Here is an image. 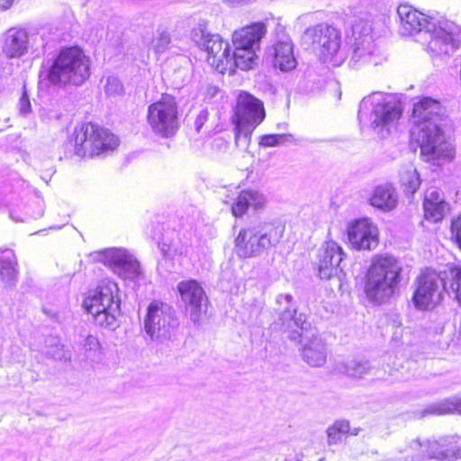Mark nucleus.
Wrapping results in <instances>:
<instances>
[{"mask_svg":"<svg viewBox=\"0 0 461 461\" xmlns=\"http://www.w3.org/2000/svg\"><path fill=\"white\" fill-rule=\"evenodd\" d=\"M192 38L197 46L207 52V61L215 69L223 73L228 67H233L230 46L219 34H212L199 25L192 32Z\"/></svg>","mask_w":461,"mask_h":461,"instance_id":"nucleus-14","label":"nucleus"},{"mask_svg":"<svg viewBox=\"0 0 461 461\" xmlns=\"http://www.w3.org/2000/svg\"><path fill=\"white\" fill-rule=\"evenodd\" d=\"M411 120V136L419 144L424 161L439 166L454 158V148L442 129L445 119L438 100L420 98L413 104Z\"/></svg>","mask_w":461,"mask_h":461,"instance_id":"nucleus-1","label":"nucleus"},{"mask_svg":"<svg viewBox=\"0 0 461 461\" xmlns=\"http://www.w3.org/2000/svg\"><path fill=\"white\" fill-rule=\"evenodd\" d=\"M18 106H19V111H20L21 114L25 116L29 113H31L32 106H31V102H30L25 86L23 87V93L20 97Z\"/></svg>","mask_w":461,"mask_h":461,"instance_id":"nucleus-45","label":"nucleus"},{"mask_svg":"<svg viewBox=\"0 0 461 461\" xmlns=\"http://www.w3.org/2000/svg\"><path fill=\"white\" fill-rule=\"evenodd\" d=\"M208 120L209 111L207 108H203L199 112L194 121V128L197 132L201 131L202 128L208 122Z\"/></svg>","mask_w":461,"mask_h":461,"instance_id":"nucleus-46","label":"nucleus"},{"mask_svg":"<svg viewBox=\"0 0 461 461\" xmlns=\"http://www.w3.org/2000/svg\"><path fill=\"white\" fill-rule=\"evenodd\" d=\"M266 113L262 101L248 92H240L234 113V123L257 128L265 119Z\"/></svg>","mask_w":461,"mask_h":461,"instance_id":"nucleus-21","label":"nucleus"},{"mask_svg":"<svg viewBox=\"0 0 461 461\" xmlns=\"http://www.w3.org/2000/svg\"><path fill=\"white\" fill-rule=\"evenodd\" d=\"M369 201L372 206L389 212L397 204V194L391 184H384L374 189Z\"/></svg>","mask_w":461,"mask_h":461,"instance_id":"nucleus-28","label":"nucleus"},{"mask_svg":"<svg viewBox=\"0 0 461 461\" xmlns=\"http://www.w3.org/2000/svg\"><path fill=\"white\" fill-rule=\"evenodd\" d=\"M119 144L118 138L108 130L92 122L75 128L66 147L70 155L94 157L106 150H113Z\"/></svg>","mask_w":461,"mask_h":461,"instance_id":"nucleus-9","label":"nucleus"},{"mask_svg":"<svg viewBox=\"0 0 461 461\" xmlns=\"http://www.w3.org/2000/svg\"><path fill=\"white\" fill-rule=\"evenodd\" d=\"M267 32V26L264 23H254L235 31L232 36L233 66L241 69L249 70L257 64L258 56L256 50L259 48V42Z\"/></svg>","mask_w":461,"mask_h":461,"instance_id":"nucleus-11","label":"nucleus"},{"mask_svg":"<svg viewBox=\"0 0 461 461\" xmlns=\"http://www.w3.org/2000/svg\"><path fill=\"white\" fill-rule=\"evenodd\" d=\"M402 111L395 95L377 92L362 99L357 117L362 126H369L379 138L386 139L396 131Z\"/></svg>","mask_w":461,"mask_h":461,"instance_id":"nucleus-3","label":"nucleus"},{"mask_svg":"<svg viewBox=\"0 0 461 461\" xmlns=\"http://www.w3.org/2000/svg\"><path fill=\"white\" fill-rule=\"evenodd\" d=\"M120 290L112 280H102L97 288L84 301V306L96 325L114 330L121 312Z\"/></svg>","mask_w":461,"mask_h":461,"instance_id":"nucleus-7","label":"nucleus"},{"mask_svg":"<svg viewBox=\"0 0 461 461\" xmlns=\"http://www.w3.org/2000/svg\"><path fill=\"white\" fill-rule=\"evenodd\" d=\"M3 131V129H0V132Z\"/></svg>","mask_w":461,"mask_h":461,"instance_id":"nucleus-53","label":"nucleus"},{"mask_svg":"<svg viewBox=\"0 0 461 461\" xmlns=\"http://www.w3.org/2000/svg\"><path fill=\"white\" fill-rule=\"evenodd\" d=\"M179 319L176 310L167 303L153 300L143 318V330L151 341L165 344L176 339Z\"/></svg>","mask_w":461,"mask_h":461,"instance_id":"nucleus-10","label":"nucleus"},{"mask_svg":"<svg viewBox=\"0 0 461 461\" xmlns=\"http://www.w3.org/2000/svg\"><path fill=\"white\" fill-rule=\"evenodd\" d=\"M266 197L257 190H242L231 205V212L235 217H241L249 207L262 208L266 203Z\"/></svg>","mask_w":461,"mask_h":461,"instance_id":"nucleus-27","label":"nucleus"},{"mask_svg":"<svg viewBox=\"0 0 461 461\" xmlns=\"http://www.w3.org/2000/svg\"><path fill=\"white\" fill-rule=\"evenodd\" d=\"M104 91L106 95L115 96L122 95L124 88L118 77L111 76L106 79Z\"/></svg>","mask_w":461,"mask_h":461,"instance_id":"nucleus-41","label":"nucleus"},{"mask_svg":"<svg viewBox=\"0 0 461 461\" xmlns=\"http://www.w3.org/2000/svg\"><path fill=\"white\" fill-rule=\"evenodd\" d=\"M350 49L352 50L350 61L355 64L377 65L381 60L374 41L353 40V42H350Z\"/></svg>","mask_w":461,"mask_h":461,"instance_id":"nucleus-25","label":"nucleus"},{"mask_svg":"<svg viewBox=\"0 0 461 461\" xmlns=\"http://www.w3.org/2000/svg\"><path fill=\"white\" fill-rule=\"evenodd\" d=\"M335 370L353 378H362L372 372L369 361L365 359L351 358L338 362Z\"/></svg>","mask_w":461,"mask_h":461,"instance_id":"nucleus-30","label":"nucleus"},{"mask_svg":"<svg viewBox=\"0 0 461 461\" xmlns=\"http://www.w3.org/2000/svg\"><path fill=\"white\" fill-rule=\"evenodd\" d=\"M48 29L43 26L9 28L2 36V52L8 59H20L28 53L40 56L48 44Z\"/></svg>","mask_w":461,"mask_h":461,"instance_id":"nucleus-8","label":"nucleus"},{"mask_svg":"<svg viewBox=\"0 0 461 461\" xmlns=\"http://www.w3.org/2000/svg\"><path fill=\"white\" fill-rule=\"evenodd\" d=\"M452 238L457 247L461 249V215L457 216L451 223Z\"/></svg>","mask_w":461,"mask_h":461,"instance_id":"nucleus-44","label":"nucleus"},{"mask_svg":"<svg viewBox=\"0 0 461 461\" xmlns=\"http://www.w3.org/2000/svg\"><path fill=\"white\" fill-rule=\"evenodd\" d=\"M349 432V421L338 420L326 429L327 442L329 446L340 444Z\"/></svg>","mask_w":461,"mask_h":461,"instance_id":"nucleus-33","label":"nucleus"},{"mask_svg":"<svg viewBox=\"0 0 461 461\" xmlns=\"http://www.w3.org/2000/svg\"><path fill=\"white\" fill-rule=\"evenodd\" d=\"M447 203L446 202H423V209L426 219L434 222L440 221L444 217Z\"/></svg>","mask_w":461,"mask_h":461,"instance_id":"nucleus-37","label":"nucleus"},{"mask_svg":"<svg viewBox=\"0 0 461 461\" xmlns=\"http://www.w3.org/2000/svg\"><path fill=\"white\" fill-rule=\"evenodd\" d=\"M273 64L281 71H289L296 67V59L294 55V45L289 37L278 40L272 48Z\"/></svg>","mask_w":461,"mask_h":461,"instance_id":"nucleus-24","label":"nucleus"},{"mask_svg":"<svg viewBox=\"0 0 461 461\" xmlns=\"http://www.w3.org/2000/svg\"><path fill=\"white\" fill-rule=\"evenodd\" d=\"M147 120L156 134L164 138L173 136L178 129V106L176 98L170 95H163L158 101L149 106Z\"/></svg>","mask_w":461,"mask_h":461,"instance_id":"nucleus-13","label":"nucleus"},{"mask_svg":"<svg viewBox=\"0 0 461 461\" xmlns=\"http://www.w3.org/2000/svg\"><path fill=\"white\" fill-rule=\"evenodd\" d=\"M46 355L55 360L69 361L70 355L67 351L63 345H60L56 338L50 339V346L47 347Z\"/></svg>","mask_w":461,"mask_h":461,"instance_id":"nucleus-38","label":"nucleus"},{"mask_svg":"<svg viewBox=\"0 0 461 461\" xmlns=\"http://www.w3.org/2000/svg\"><path fill=\"white\" fill-rule=\"evenodd\" d=\"M177 291L186 315L194 325H200L206 315L209 303L203 288L196 280L190 279L179 282Z\"/></svg>","mask_w":461,"mask_h":461,"instance_id":"nucleus-18","label":"nucleus"},{"mask_svg":"<svg viewBox=\"0 0 461 461\" xmlns=\"http://www.w3.org/2000/svg\"><path fill=\"white\" fill-rule=\"evenodd\" d=\"M402 266L391 256L373 260L365 285L366 297L375 303L389 300L397 289L401 280Z\"/></svg>","mask_w":461,"mask_h":461,"instance_id":"nucleus-5","label":"nucleus"},{"mask_svg":"<svg viewBox=\"0 0 461 461\" xmlns=\"http://www.w3.org/2000/svg\"><path fill=\"white\" fill-rule=\"evenodd\" d=\"M256 128L235 123V145L240 149L247 150L251 140L252 132Z\"/></svg>","mask_w":461,"mask_h":461,"instance_id":"nucleus-35","label":"nucleus"},{"mask_svg":"<svg viewBox=\"0 0 461 461\" xmlns=\"http://www.w3.org/2000/svg\"><path fill=\"white\" fill-rule=\"evenodd\" d=\"M444 292L442 273L426 269L416 279V289L411 301L415 308L420 311L431 310L441 303Z\"/></svg>","mask_w":461,"mask_h":461,"instance_id":"nucleus-15","label":"nucleus"},{"mask_svg":"<svg viewBox=\"0 0 461 461\" xmlns=\"http://www.w3.org/2000/svg\"><path fill=\"white\" fill-rule=\"evenodd\" d=\"M294 138L292 134H266L260 137L259 145L261 147H276L285 142H294Z\"/></svg>","mask_w":461,"mask_h":461,"instance_id":"nucleus-39","label":"nucleus"},{"mask_svg":"<svg viewBox=\"0 0 461 461\" xmlns=\"http://www.w3.org/2000/svg\"><path fill=\"white\" fill-rule=\"evenodd\" d=\"M284 231L285 226L274 221H252L242 228L236 237V254L240 258L260 257L277 246Z\"/></svg>","mask_w":461,"mask_h":461,"instance_id":"nucleus-4","label":"nucleus"},{"mask_svg":"<svg viewBox=\"0 0 461 461\" xmlns=\"http://www.w3.org/2000/svg\"><path fill=\"white\" fill-rule=\"evenodd\" d=\"M454 412L461 414V398H450L433 402L421 411L420 417L426 415H444Z\"/></svg>","mask_w":461,"mask_h":461,"instance_id":"nucleus-32","label":"nucleus"},{"mask_svg":"<svg viewBox=\"0 0 461 461\" xmlns=\"http://www.w3.org/2000/svg\"><path fill=\"white\" fill-rule=\"evenodd\" d=\"M170 35L166 31H158V35L153 39V49L156 53L165 52L170 44Z\"/></svg>","mask_w":461,"mask_h":461,"instance_id":"nucleus-40","label":"nucleus"},{"mask_svg":"<svg viewBox=\"0 0 461 461\" xmlns=\"http://www.w3.org/2000/svg\"><path fill=\"white\" fill-rule=\"evenodd\" d=\"M95 258L103 262L116 276L126 282L135 285L143 276L139 261L124 249H107L96 252Z\"/></svg>","mask_w":461,"mask_h":461,"instance_id":"nucleus-16","label":"nucleus"},{"mask_svg":"<svg viewBox=\"0 0 461 461\" xmlns=\"http://www.w3.org/2000/svg\"><path fill=\"white\" fill-rule=\"evenodd\" d=\"M291 294H279L276 297L278 311L280 312L276 325L284 332H287L290 340H298L303 337V330H308L310 322L303 313L297 314V310L293 303Z\"/></svg>","mask_w":461,"mask_h":461,"instance_id":"nucleus-17","label":"nucleus"},{"mask_svg":"<svg viewBox=\"0 0 461 461\" xmlns=\"http://www.w3.org/2000/svg\"><path fill=\"white\" fill-rule=\"evenodd\" d=\"M424 202L437 203L445 201L441 192L436 189H429L425 194Z\"/></svg>","mask_w":461,"mask_h":461,"instance_id":"nucleus-47","label":"nucleus"},{"mask_svg":"<svg viewBox=\"0 0 461 461\" xmlns=\"http://www.w3.org/2000/svg\"><path fill=\"white\" fill-rule=\"evenodd\" d=\"M158 247L166 259H173L176 256L185 255L188 251L187 244L183 242L178 233L174 230L162 236Z\"/></svg>","mask_w":461,"mask_h":461,"instance_id":"nucleus-29","label":"nucleus"},{"mask_svg":"<svg viewBox=\"0 0 461 461\" xmlns=\"http://www.w3.org/2000/svg\"><path fill=\"white\" fill-rule=\"evenodd\" d=\"M318 461H326V459L324 457H321Z\"/></svg>","mask_w":461,"mask_h":461,"instance_id":"nucleus-52","label":"nucleus"},{"mask_svg":"<svg viewBox=\"0 0 461 461\" xmlns=\"http://www.w3.org/2000/svg\"><path fill=\"white\" fill-rule=\"evenodd\" d=\"M348 239L354 249L371 250L378 245V229L371 220L359 219L348 227Z\"/></svg>","mask_w":461,"mask_h":461,"instance_id":"nucleus-23","label":"nucleus"},{"mask_svg":"<svg viewBox=\"0 0 461 461\" xmlns=\"http://www.w3.org/2000/svg\"><path fill=\"white\" fill-rule=\"evenodd\" d=\"M89 76V59L83 50L76 46L61 49L47 73L48 80L59 86L68 84L80 86Z\"/></svg>","mask_w":461,"mask_h":461,"instance_id":"nucleus-6","label":"nucleus"},{"mask_svg":"<svg viewBox=\"0 0 461 461\" xmlns=\"http://www.w3.org/2000/svg\"><path fill=\"white\" fill-rule=\"evenodd\" d=\"M402 35L424 34L427 51L433 58L448 57L461 45V28L448 20H437L409 5L397 8Z\"/></svg>","mask_w":461,"mask_h":461,"instance_id":"nucleus-2","label":"nucleus"},{"mask_svg":"<svg viewBox=\"0 0 461 461\" xmlns=\"http://www.w3.org/2000/svg\"><path fill=\"white\" fill-rule=\"evenodd\" d=\"M210 90H213V93H216L218 91V88L213 86V87H210L208 91Z\"/></svg>","mask_w":461,"mask_h":461,"instance_id":"nucleus-51","label":"nucleus"},{"mask_svg":"<svg viewBox=\"0 0 461 461\" xmlns=\"http://www.w3.org/2000/svg\"><path fill=\"white\" fill-rule=\"evenodd\" d=\"M359 431H360V428H354L353 429H351L349 428V432L348 433L351 434V435L357 436L359 433Z\"/></svg>","mask_w":461,"mask_h":461,"instance_id":"nucleus-49","label":"nucleus"},{"mask_svg":"<svg viewBox=\"0 0 461 461\" xmlns=\"http://www.w3.org/2000/svg\"><path fill=\"white\" fill-rule=\"evenodd\" d=\"M318 257V270L321 278L330 279L336 276L341 280L345 277L343 271L345 253L336 242H326L321 248Z\"/></svg>","mask_w":461,"mask_h":461,"instance_id":"nucleus-20","label":"nucleus"},{"mask_svg":"<svg viewBox=\"0 0 461 461\" xmlns=\"http://www.w3.org/2000/svg\"><path fill=\"white\" fill-rule=\"evenodd\" d=\"M82 347L86 353H88L87 357H90L92 354L95 355L100 349V343L97 338L93 335H88L85 338L82 342Z\"/></svg>","mask_w":461,"mask_h":461,"instance_id":"nucleus-43","label":"nucleus"},{"mask_svg":"<svg viewBox=\"0 0 461 461\" xmlns=\"http://www.w3.org/2000/svg\"><path fill=\"white\" fill-rule=\"evenodd\" d=\"M400 181L405 193L414 194L420 185V175L415 168L409 167L400 174Z\"/></svg>","mask_w":461,"mask_h":461,"instance_id":"nucleus-34","label":"nucleus"},{"mask_svg":"<svg viewBox=\"0 0 461 461\" xmlns=\"http://www.w3.org/2000/svg\"><path fill=\"white\" fill-rule=\"evenodd\" d=\"M372 32L373 28L369 20L358 19L352 26V38L353 40L374 41Z\"/></svg>","mask_w":461,"mask_h":461,"instance_id":"nucleus-36","label":"nucleus"},{"mask_svg":"<svg viewBox=\"0 0 461 461\" xmlns=\"http://www.w3.org/2000/svg\"><path fill=\"white\" fill-rule=\"evenodd\" d=\"M303 39L319 50L323 62L339 67L346 60V54L340 49V32L334 26L320 23L310 27L305 30Z\"/></svg>","mask_w":461,"mask_h":461,"instance_id":"nucleus-12","label":"nucleus"},{"mask_svg":"<svg viewBox=\"0 0 461 461\" xmlns=\"http://www.w3.org/2000/svg\"><path fill=\"white\" fill-rule=\"evenodd\" d=\"M19 267L13 249L0 248V279L6 287H14L18 282Z\"/></svg>","mask_w":461,"mask_h":461,"instance_id":"nucleus-26","label":"nucleus"},{"mask_svg":"<svg viewBox=\"0 0 461 461\" xmlns=\"http://www.w3.org/2000/svg\"><path fill=\"white\" fill-rule=\"evenodd\" d=\"M445 292L461 306V266H452L442 272Z\"/></svg>","mask_w":461,"mask_h":461,"instance_id":"nucleus-31","label":"nucleus"},{"mask_svg":"<svg viewBox=\"0 0 461 461\" xmlns=\"http://www.w3.org/2000/svg\"><path fill=\"white\" fill-rule=\"evenodd\" d=\"M42 215H43V211H42V209L41 208V209L39 210V212H38L36 214H33V215H32V217H33V218H38V217H41Z\"/></svg>","mask_w":461,"mask_h":461,"instance_id":"nucleus-50","label":"nucleus"},{"mask_svg":"<svg viewBox=\"0 0 461 461\" xmlns=\"http://www.w3.org/2000/svg\"><path fill=\"white\" fill-rule=\"evenodd\" d=\"M450 447V436L440 438L438 440H412L404 449L405 461H423L427 458H434L439 461H448V458H441L440 456L448 454Z\"/></svg>","mask_w":461,"mask_h":461,"instance_id":"nucleus-19","label":"nucleus"},{"mask_svg":"<svg viewBox=\"0 0 461 461\" xmlns=\"http://www.w3.org/2000/svg\"><path fill=\"white\" fill-rule=\"evenodd\" d=\"M302 345L303 359L312 367H321L327 361V347L324 340L316 333V330L312 327L308 330H303V337L298 340H294Z\"/></svg>","mask_w":461,"mask_h":461,"instance_id":"nucleus-22","label":"nucleus"},{"mask_svg":"<svg viewBox=\"0 0 461 461\" xmlns=\"http://www.w3.org/2000/svg\"><path fill=\"white\" fill-rule=\"evenodd\" d=\"M459 437L457 436H450V447H448V454H445L444 456H440L442 458H448V461H456L457 459H461V445L459 444Z\"/></svg>","mask_w":461,"mask_h":461,"instance_id":"nucleus-42","label":"nucleus"},{"mask_svg":"<svg viewBox=\"0 0 461 461\" xmlns=\"http://www.w3.org/2000/svg\"><path fill=\"white\" fill-rule=\"evenodd\" d=\"M13 1L14 0H0V9H2V10L8 9L12 5Z\"/></svg>","mask_w":461,"mask_h":461,"instance_id":"nucleus-48","label":"nucleus"}]
</instances>
